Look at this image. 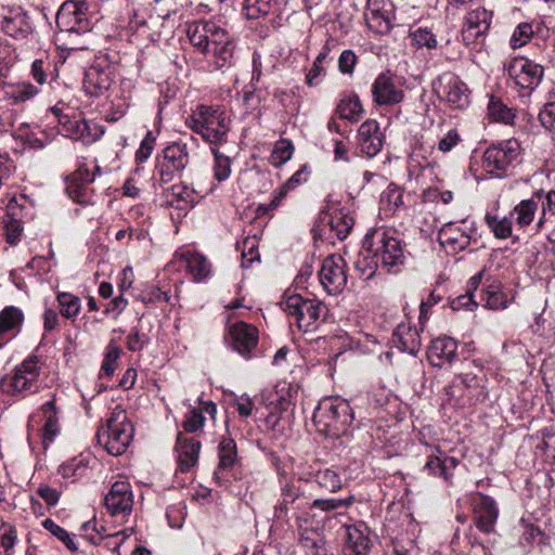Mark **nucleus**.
Returning a JSON list of instances; mask_svg holds the SVG:
<instances>
[{
	"label": "nucleus",
	"instance_id": "47",
	"mask_svg": "<svg viewBox=\"0 0 555 555\" xmlns=\"http://www.w3.org/2000/svg\"><path fill=\"white\" fill-rule=\"evenodd\" d=\"M354 501L352 495L345 499L330 498V499H312L310 496V506L312 511L332 512L343 507H349Z\"/></svg>",
	"mask_w": 555,
	"mask_h": 555
},
{
	"label": "nucleus",
	"instance_id": "38",
	"mask_svg": "<svg viewBox=\"0 0 555 555\" xmlns=\"http://www.w3.org/2000/svg\"><path fill=\"white\" fill-rule=\"evenodd\" d=\"M341 119H347L352 122L359 121L362 117L363 108L358 95H348L340 100L336 109Z\"/></svg>",
	"mask_w": 555,
	"mask_h": 555
},
{
	"label": "nucleus",
	"instance_id": "62",
	"mask_svg": "<svg viewBox=\"0 0 555 555\" xmlns=\"http://www.w3.org/2000/svg\"><path fill=\"white\" fill-rule=\"evenodd\" d=\"M364 254H366V250H364V247L362 246V250L360 251L354 266L362 273L363 278L367 280L375 274V270L380 267V263L372 254L367 260H364Z\"/></svg>",
	"mask_w": 555,
	"mask_h": 555
},
{
	"label": "nucleus",
	"instance_id": "63",
	"mask_svg": "<svg viewBox=\"0 0 555 555\" xmlns=\"http://www.w3.org/2000/svg\"><path fill=\"white\" fill-rule=\"evenodd\" d=\"M533 36L532 25L529 23H520L511 37V47L513 49L520 48L528 43Z\"/></svg>",
	"mask_w": 555,
	"mask_h": 555
},
{
	"label": "nucleus",
	"instance_id": "26",
	"mask_svg": "<svg viewBox=\"0 0 555 555\" xmlns=\"http://www.w3.org/2000/svg\"><path fill=\"white\" fill-rule=\"evenodd\" d=\"M299 545L305 555H327L324 534L319 529L304 527L301 516H296Z\"/></svg>",
	"mask_w": 555,
	"mask_h": 555
},
{
	"label": "nucleus",
	"instance_id": "27",
	"mask_svg": "<svg viewBox=\"0 0 555 555\" xmlns=\"http://www.w3.org/2000/svg\"><path fill=\"white\" fill-rule=\"evenodd\" d=\"M344 530V542L345 552L358 554L362 553L367 555L372 541L369 537V528L363 525H345Z\"/></svg>",
	"mask_w": 555,
	"mask_h": 555
},
{
	"label": "nucleus",
	"instance_id": "3",
	"mask_svg": "<svg viewBox=\"0 0 555 555\" xmlns=\"http://www.w3.org/2000/svg\"><path fill=\"white\" fill-rule=\"evenodd\" d=\"M354 421L349 403L340 398L322 399L313 413L317 430L331 438H339L348 433Z\"/></svg>",
	"mask_w": 555,
	"mask_h": 555
},
{
	"label": "nucleus",
	"instance_id": "54",
	"mask_svg": "<svg viewBox=\"0 0 555 555\" xmlns=\"http://www.w3.org/2000/svg\"><path fill=\"white\" fill-rule=\"evenodd\" d=\"M57 301L61 307V313L64 318H75L80 311V299L73 294L60 293L57 295Z\"/></svg>",
	"mask_w": 555,
	"mask_h": 555
},
{
	"label": "nucleus",
	"instance_id": "10",
	"mask_svg": "<svg viewBox=\"0 0 555 555\" xmlns=\"http://www.w3.org/2000/svg\"><path fill=\"white\" fill-rule=\"evenodd\" d=\"M520 143L512 138L490 145L482 155V168L493 178H503L520 156Z\"/></svg>",
	"mask_w": 555,
	"mask_h": 555
},
{
	"label": "nucleus",
	"instance_id": "28",
	"mask_svg": "<svg viewBox=\"0 0 555 555\" xmlns=\"http://www.w3.org/2000/svg\"><path fill=\"white\" fill-rule=\"evenodd\" d=\"M24 314L21 309L9 306L0 312V348L13 339L21 331Z\"/></svg>",
	"mask_w": 555,
	"mask_h": 555
},
{
	"label": "nucleus",
	"instance_id": "49",
	"mask_svg": "<svg viewBox=\"0 0 555 555\" xmlns=\"http://www.w3.org/2000/svg\"><path fill=\"white\" fill-rule=\"evenodd\" d=\"M486 223L496 238L505 240L512 236V219L509 217L499 218L486 215Z\"/></svg>",
	"mask_w": 555,
	"mask_h": 555
},
{
	"label": "nucleus",
	"instance_id": "2",
	"mask_svg": "<svg viewBox=\"0 0 555 555\" xmlns=\"http://www.w3.org/2000/svg\"><path fill=\"white\" fill-rule=\"evenodd\" d=\"M363 247L366 250L364 260L372 254L380 268L389 272L397 271L406 258L404 244L392 230L371 229L363 237Z\"/></svg>",
	"mask_w": 555,
	"mask_h": 555
},
{
	"label": "nucleus",
	"instance_id": "22",
	"mask_svg": "<svg viewBox=\"0 0 555 555\" xmlns=\"http://www.w3.org/2000/svg\"><path fill=\"white\" fill-rule=\"evenodd\" d=\"M229 337L233 350L248 358L258 344V330L245 322H237L229 328Z\"/></svg>",
	"mask_w": 555,
	"mask_h": 555
},
{
	"label": "nucleus",
	"instance_id": "1",
	"mask_svg": "<svg viewBox=\"0 0 555 555\" xmlns=\"http://www.w3.org/2000/svg\"><path fill=\"white\" fill-rule=\"evenodd\" d=\"M186 36L195 52L203 54L216 69H228L235 64V40L217 22L195 21L189 24Z\"/></svg>",
	"mask_w": 555,
	"mask_h": 555
},
{
	"label": "nucleus",
	"instance_id": "55",
	"mask_svg": "<svg viewBox=\"0 0 555 555\" xmlns=\"http://www.w3.org/2000/svg\"><path fill=\"white\" fill-rule=\"evenodd\" d=\"M211 152L215 156L214 177L219 182H222L231 175V159L216 147H211Z\"/></svg>",
	"mask_w": 555,
	"mask_h": 555
},
{
	"label": "nucleus",
	"instance_id": "25",
	"mask_svg": "<svg viewBox=\"0 0 555 555\" xmlns=\"http://www.w3.org/2000/svg\"><path fill=\"white\" fill-rule=\"evenodd\" d=\"M457 343L447 336L433 339L427 350V358L431 365L444 367L453 362L457 356Z\"/></svg>",
	"mask_w": 555,
	"mask_h": 555
},
{
	"label": "nucleus",
	"instance_id": "6",
	"mask_svg": "<svg viewBox=\"0 0 555 555\" xmlns=\"http://www.w3.org/2000/svg\"><path fill=\"white\" fill-rule=\"evenodd\" d=\"M41 364L37 356L27 357L14 367L11 376L0 379V392L25 398L40 388Z\"/></svg>",
	"mask_w": 555,
	"mask_h": 555
},
{
	"label": "nucleus",
	"instance_id": "9",
	"mask_svg": "<svg viewBox=\"0 0 555 555\" xmlns=\"http://www.w3.org/2000/svg\"><path fill=\"white\" fill-rule=\"evenodd\" d=\"M300 481L301 479L280 478V494L273 506V518L278 521L288 522L291 512L299 516L298 513L308 509V506H310L311 494L306 491Z\"/></svg>",
	"mask_w": 555,
	"mask_h": 555
},
{
	"label": "nucleus",
	"instance_id": "30",
	"mask_svg": "<svg viewBox=\"0 0 555 555\" xmlns=\"http://www.w3.org/2000/svg\"><path fill=\"white\" fill-rule=\"evenodd\" d=\"M177 256L184 261L186 271L197 282H205L211 274V263L204 255L196 251H181Z\"/></svg>",
	"mask_w": 555,
	"mask_h": 555
},
{
	"label": "nucleus",
	"instance_id": "7",
	"mask_svg": "<svg viewBox=\"0 0 555 555\" xmlns=\"http://www.w3.org/2000/svg\"><path fill=\"white\" fill-rule=\"evenodd\" d=\"M284 311L294 318L299 330L315 332L325 322L328 309L315 298H304L299 294L291 295L284 301Z\"/></svg>",
	"mask_w": 555,
	"mask_h": 555
},
{
	"label": "nucleus",
	"instance_id": "41",
	"mask_svg": "<svg viewBox=\"0 0 555 555\" xmlns=\"http://www.w3.org/2000/svg\"><path fill=\"white\" fill-rule=\"evenodd\" d=\"M163 158L175 165L180 170H184L190 162L189 150L185 143L175 142L163 151Z\"/></svg>",
	"mask_w": 555,
	"mask_h": 555
},
{
	"label": "nucleus",
	"instance_id": "18",
	"mask_svg": "<svg viewBox=\"0 0 555 555\" xmlns=\"http://www.w3.org/2000/svg\"><path fill=\"white\" fill-rule=\"evenodd\" d=\"M371 95L378 106H393L401 103L405 93L389 72L380 73L372 83Z\"/></svg>",
	"mask_w": 555,
	"mask_h": 555
},
{
	"label": "nucleus",
	"instance_id": "60",
	"mask_svg": "<svg viewBox=\"0 0 555 555\" xmlns=\"http://www.w3.org/2000/svg\"><path fill=\"white\" fill-rule=\"evenodd\" d=\"M294 152V146L289 140H280L275 143L271 162L274 166H282L291 159Z\"/></svg>",
	"mask_w": 555,
	"mask_h": 555
},
{
	"label": "nucleus",
	"instance_id": "37",
	"mask_svg": "<svg viewBox=\"0 0 555 555\" xmlns=\"http://www.w3.org/2000/svg\"><path fill=\"white\" fill-rule=\"evenodd\" d=\"M203 412L214 417L217 413V406L214 402L208 401L205 402L203 409L199 408L191 410L185 416V420L183 421V428L185 429V431L196 433L204 426L205 416L203 415Z\"/></svg>",
	"mask_w": 555,
	"mask_h": 555
},
{
	"label": "nucleus",
	"instance_id": "32",
	"mask_svg": "<svg viewBox=\"0 0 555 555\" xmlns=\"http://www.w3.org/2000/svg\"><path fill=\"white\" fill-rule=\"evenodd\" d=\"M308 475L323 492L336 493L344 486L341 472L337 467H321Z\"/></svg>",
	"mask_w": 555,
	"mask_h": 555
},
{
	"label": "nucleus",
	"instance_id": "4",
	"mask_svg": "<svg viewBox=\"0 0 555 555\" xmlns=\"http://www.w3.org/2000/svg\"><path fill=\"white\" fill-rule=\"evenodd\" d=\"M230 117L220 106L198 105L189 117L188 126L210 145L217 146L228 141Z\"/></svg>",
	"mask_w": 555,
	"mask_h": 555
},
{
	"label": "nucleus",
	"instance_id": "35",
	"mask_svg": "<svg viewBox=\"0 0 555 555\" xmlns=\"http://www.w3.org/2000/svg\"><path fill=\"white\" fill-rule=\"evenodd\" d=\"M56 395L53 393L51 399L41 405V411L44 417L43 426V443H50L57 435L59 428V409L55 405Z\"/></svg>",
	"mask_w": 555,
	"mask_h": 555
},
{
	"label": "nucleus",
	"instance_id": "33",
	"mask_svg": "<svg viewBox=\"0 0 555 555\" xmlns=\"http://www.w3.org/2000/svg\"><path fill=\"white\" fill-rule=\"evenodd\" d=\"M111 75L106 69L100 66H91L86 70L83 88L91 96H100L111 88Z\"/></svg>",
	"mask_w": 555,
	"mask_h": 555
},
{
	"label": "nucleus",
	"instance_id": "45",
	"mask_svg": "<svg viewBox=\"0 0 555 555\" xmlns=\"http://www.w3.org/2000/svg\"><path fill=\"white\" fill-rule=\"evenodd\" d=\"M411 44L417 49L427 48L429 50L436 49L438 46L437 37L428 27L418 26L411 28L409 31Z\"/></svg>",
	"mask_w": 555,
	"mask_h": 555
},
{
	"label": "nucleus",
	"instance_id": "51",
	"mask_svg": "<svg viewBox=\"0 0 555 555\" xmlns=\"http://www.w3.org/2000/svg\"><path fill=\"white\" fill-rule=\"evenodd\" d=\"M413 156H415L416 158H421L423 160V163H420V165L424 168L435 167L438 164L435 144L430 142H418L413 150Z\"/></svg>",
	"mask_w": 555,
	"mask_h": 555
},
{
	"label": "nucleus",
	"instance_id": "24",
	"mask_svg": "<svg viewBox=\"0 0 555 555\" xmlns=\"http://www.w3.org/2000/svg\"><path fill=\"white\" fill-rule=\"evenodd\" d=\"M473 504L477 528L485 533L493 531L499 515L494 500L488 495L478 493L474 498Z\"/></svg>",
	"mask_w": 555,
	"mask_h": 555
},
{
	"label": "nucleus",
	"instance_id": "58",
	"mask_svg": "<svg viewBox=\"0 0 555 555\" xmlns=\"http://www.w3.org/2000/svg\"><path fill=\"white\" fill-rule=\"evenodd\" d=\"M88 466L82 459H73L60 467V474L63 478L76 480L87 474Z\"/></svg>",
	"mask_w": 555,
	"mask_h": 555
},
{
	"label": "nucleus",
	"instance_id": "48",
	"mask_svg": "<svg viewBox=\"0 0 555 555\" xmlns=\"http://www.w3.org/2000/svg\"><path fill=\"white\" fill-rule=\"evenodd\" d=\"M272 0H244L242 12L248 20H257L269 14Z\"/></svg>",
	"mask_w": 555,
	"mask_h": 555
},
{
	"label": "nucleus",
	"instance_id": "15",
	"mask_svg": "<svg viewBox=\"0 0 555 555\" xmlns=\"http://www.w3.org/2000/svg\"><path fill=\"white\" fill-rule=\"evenodd\" d=\"M95 173L91 172L86 163H80L78 168L67 178L66 192L69 197L80 205L94 204L95 193L91 184Z\"/></svg>",
	"mask_w": 555,
	"mask_h": 555
},
{
	"label": "nucleus",
	"instance_id": "5",
	"mask_svg": "<svg viewBox=\"0 0 555 555\" xmlns=\"http://www.w3.org/2000/svg\"><path fill=\"white\" fill-rule=\"evenodd\" d=\"M134 427L126 410L117 405L106 418L104 425L98 430V443L103 446L107 453L121 455L132 441Z\"/></svg>",
	"mask_w": 555,
	"mask_h": 555
},
{
	"label": "nucleus",
	"instance_id": "12",
	"mask_svg": "<svg viewBox=\"0 0 555 555\" xmlns=\"http://www.w3.org/2000/svg\"><path fill=\"white\" fill-rule=\"evenodd\" d=\"M476 235L475 221L468 218L444 223L438 232V241L449 253L466 249Z\"/></svg>",
	"mask_w": 555,
	"mask_h": 555
},
{
	"label": "nucleus",
	"instance_id": "31",
	"mask_svg": "<svg viewBox=\"0 0 555 555\" xmlns=\"http://www.w3.org/2000/svg\"><path fill=\"white\" fill-rule=\"evenodd\" d=\"M201 443L194 438H186L178 435L176 451L178 464L182 473L189 472L198 461Z\"/></svg>",
	"mask_w": 555,
	"mask_h": 555
},
{
	"label": "nucleus",
	"instance_id": "46",
	"mask_svg": "<svg viewBox=\"0 0 555 555\" xmlns=\"http://www.w3.org/2000/svg\"><path fill=\"white\" fill-rule=\"evenodd\" d=\"M380 205L389 214H395L403 205L402 190L398 185L390 183L380 194Z\"/></svg>",
	"mask_w": 555,
	"mask_h": 555
},
{
	"label": "nucleus",
	"instance_id": "11",
	"mask_svg": "<svg viewBox=\"0 0 555 555\" xmlns=\"http://www.w3.org/2000/svg\"><path fill=\"white\" fill-rule=\"evenodd\" d=\"M56 118L60 131L68 138L79 140L83 144H92L104 133L102 126L93 121L86 120L81 114L69 115L64 107L57 105L49 109Z\"/></svg>",
	"mask_w": 555,
	"mask_h": 555
},
{
	"label": "nucleus",
	"instance_id": "21",
	"mask_svg": "<svg viewBox=\"0 0 555 555\" xmlns=\"http://www.w3.org/2000/svg\"><path fill=\"white\" fill-rule=\"evenodd\" d=\"M459 464L460 461L456 457L448 455L439 446H434L423 469L429 476L441 478L450 483Z\"/></svg>",
	"mask_w": 555,
	"mask_h": 555
},
{
	"label": "nucleus",
	"instance_id": "14",
	"mask_svg": "<svg viewBox=\"0 0 555 555\" xmlns=\"http://www.w3.org/2000/svg\"><path fill=\"white\" fill-rule=\"evenodd\" d=\"M365 24L375 35L390 33L395 21V5L391 0H366L364 11Z\"/></svg>",
	"mask_w": 555,
	"mask_h": 555
},
{
	"label": "nucleus",
	"instance_id": "40",
	"mask_svg": "<svg viewBox=\"0 0 555 555\" xmlns=\"http://www.w3.org/2000/svg\"><path fill=\"white\" fill-rule=\"evenodd\" d=\"M539 208L534 199H524L511 211V217H515V222L519 228L528 227L534 219Z\"/></svg>",
	"mask_w": 555,
	"mask_h": 555
},
{
	"label": "nucleus",
	"instance_id": "23",
	"mask_svg": "<svg viewBox=\"0 0 555 555\" xmlns=\"http://www.w3.org/2000/svg\"><path fill=\"white\" fill-rule=\"evenodd\" d=\"M544 69L541 65L529 60H520L509 68V75L514 77L516 85L529 92L540 85Z\"/></svg>",
	"mask_w": 555,
	"mask_h": 555
},
{
	"label": "nucleus",
	"instance_id": "20",
	"mask_svg": "<svg viewBox=\"0 0 555 555\" xmlns=\"http://www.w3.org/2000/svg\"><path fill=\"white\" fill-rule=\"evenodd\" d=\"M105 506L113 516H128L132 512L133 493L128 481L119 480L112 485L105 495Z\"/></svg>",
	"mask_w": 555,
	"mask_h": 555
},
{
	"label": "nucleus",
	"instance_id": "43",
	"mask_svg": "<svg viewBox=\"0 0 555 555\" xmlns=\"http://www.w3.org/2000/svg\"><path fill=\"white\" fill-rule=\"evenodd\" d=\"M308 180V166L304 165L298 169L279 190L273 192V207H279L283 198L291 190Z\"/></svg>",
	"mask_w": 555,
	"mask_h": 555
},
{
	"label": "nucleus",
	"instance_id": "57",
	"mask_svg": "<svg viewBox=\"0 0 555 555\" xmlns=\"http://www.w3.org/2000/svg\"><path fill=\"white\" fill-rule=\"evenodd\" d=\"M257 246L258 242L256 236L245 237L242 242L237 243V248L241 250L242 255L243 267H247L259 259Z\"/></svg>",
	"mask_w": 555,
	"mask_h": 555
},
{
	"label": "nucleus",
	"instance_id": "8",
	"mask_svg": "<svg viewBox=\"0 0 555 555\" xmlns=\"http://www.w3.org/2000/svg\"><path fill=\"white\" fill-rule=\"evenodd\" d=\"M93 11L88 0H67L56 13V26L60 34L72 36H88L92 28Z\"/></svg>",
	"mask_w": 555,
	"mask_h": 555
},
{
	"label": "nucleus",
	"instance_id": "56",
	"mask_svg": "<svg viewBox=\"0 0 555 555\" xmlns=\"http://www.w3.org/2000/svg\"><path fill=\"white\" fill-rule=\"evenodd\" d=\"M42 526L47 529L51 534L62 541L65 546L72 551L76 552L78 550V545L75 543L73 537L67 532L64 528L59 526L52 519L47 518L43 520Z\"/></svg>",
	"mask_w": 555,
	"mask_h": 555
},
{
	"label": "nucleus",
	"instance_id": "34",
	"mask_svg": "<svg viewBox=\"0 0 555 555\" xmlns=\"http://www.w3.org/2000/svg\"><path fill=\"white\" fill-rule=\"evenodd\" d=\"M491 20L492 12L485 8L472 10L466 15L464 36L468 38H478L479 36L485 35L489 30Z\"/></svg>",
	"mask_w": 555,
	"mask_h": 555
},
{
	"label": "nucleus",
	"instance_id": "44",
	"mask_svg": "<svg viewBox=\"0 0 555 555\" xmlns=\"http://www.w3.org/2000/svg\"><path fill=\"white\" fill-rule=\"evenodd\" d=\"M488 116L493 121L512 125L516 117L512 108L507 107L501 99L491 95L488 103Z\"/></svg>",
	"mask_w": 555,
	"mask_h": 555
},
{
	"label": "nucleus",
	"instance_id": "36",
	"mask_svg": "<svg viewBox=\"0 0 555 555\" xmlns=\"http://www.w3.org/2000/svg\"><path fill=\"white\" fill-rule=\"evenodd\" d=\"M167 204L179 209L193 207L198 196L193 189L185 184H175L166 191Z\"/></svg>",
	"mask_w": 555,
	"mask_h": 555
},
{
	"label": "nucleus",
	"instance_id": "19",
	"mask_svg": "<svg viewBox=\"0 0 555 555\" xmlns=\"http://www.w3.org/2000/svg\"><path fill=\"white\" fill-rule=\"evenodd\" d=\"M319 276L322 286L330 295L340 293L347 284L343 257L336 255L326 257L323 260Z\"/></svg>",
	"mask_w": 555,
	"mask_h": 555
},
{
	"label": "nucleus",
	"instance_id": "61",
	"mask_svg": "<svg viewBox=\"0 0 555 555\" xmlns=\"http://www.w3.org/2000/svg\"><path fill=\"white\" fill-rule=\"evenodd\" d=\"M120 356V349L114 344H108L101 366V376L112 377L115 372V363Z\"/></svg>",
	"mask_w": 555,
	"mask_h": 555
},
{
	"label": "nucleus",
	"instance_id": "64",
	"mask_svg": "<svg viewBox=\"0 0 555 555\" xmlns=\"http://www.w3.org/2000/svg\"><path fill=\"white\" fill-rule=\"evenodd\" d=\"M538 117L545 130L555 133V102L545 103Z\"/></svg>",
	"mask_w": 555,
	"mask_h": 555
},
{
	"label": "nucleus",
	"instance_id": "59",
	"mask_svg": "<svg viewBox=\"0 0 555 555\" xmlns=\"http://www.w3.org/2000/svg\"><path fill=\"white\" fill-rule=\"evenodd\" d=\"M151 16V12L146 5L133 4L132 10L129 14L128 25L131 30L137 31L140 28L147 26V21Z\"/></svg>",
	"mask_w": 555,
	"mask_h": 555
},
{
	"label": "nucleus",
	"instance_id": "13",
	"mask_svg": "<svg viewBox=\"0 0 555 555\" xmlns=\"http://www.w3.org/2000/svg\"><path fill=\"white\" fill-rule=\"evenodd\" d=\"M434 90L438 98L446 101L452 108L463 109L469 104L470 91L467 85L452 73L441 75L434 82Z\"/></svg>",
	"mask_w": 555,
	"mask_h": 555
},
{
	"label": "nucleus",
	"instance_id": "17",
	"mask_svg": "<svg viewBox=\"0 0 555 555\" xmlns=\"http://www.w3.org/2000/svg\"><path fill=\"white\" fill-rule=\"evenodd\" d=\"M0 29L14 39H25L33 33L29 15L21 7L0 8Z\"/></svg>",
	"mask_w": 555,
	"mask_h": 555
},
{
	"label": "nucleus",
	"instance_id": "42",
	"mask_svg": "<svg viewBox=\"0 0 555 555\" xmlns=\"http://www.w3.org/2000/svg\"><path fill=\"white\" fill-rule=\"evenodd\" d=\"M218 472L230 469L237 457L236 443L234 439L222 437L218 446Z\"/></svg>",
	"mask_w": 555,
	"mask_h": 555
},
{
	"label": "nucleus",
	"instance_id": "29",
	"mask_svg": "<svg viewBox=\"0 0 555 555\" xmlns=\"http://www.w3.org/2000/svg\"><path fill=\"white\" fill-rule=\"evenodd\" d=\"M393 345L401 351L415 356L422 346V339L416 326L409 323L399 324L392 334Z\"/></svg>",
	"mask_w": 555,
	"mask_h": 555
},
{
	"label": "nucleus",
	"instance_id": "52",
	"mask_svg": "<svg viewBox=\"0 0 555 555\" xmlns=\"http://www.w3.org/2000/svg\"><path fill=\"white\" fill-rule=\"evenodd\" d=\"M353 218L348 215L335 214L328 222L331 231L338 240H345L353 227Z\"/></svg>",
	"mask_w": 555,
	"mask_h": 555
},
{
	"label": "nucleus",
	"instance_id": "39",
	"mask_svg": "<svg viewBox=\"0 0 555 555\" xmlns=\"http://www.w3.org/2000/svg\"><path fill=\"white\" fill-rule=\"evenodd\" d=\"M485 306L492 310L505 309L508 305L507 295L502 291V284L493 281L483 292Z\"/></svg>",
	"mask_w": 555,
	"mask_h": 555
},
{
	"label": "nucleus",
	"instance_id": "50",
	"mask_svg": "<svg viewBox=\"0 0 555 555\" xmlns=\"http://www.w3.org/2000/svg\"><path fill=\"white\" fill-rule=\"evenodd\" d=\"M328 47L325 46L323 50L315 57L312 67L309 69L307 74V83L310 87L318 86L321 83L322 78L325 76V67L323 64L325 63L328 55Z\"/></svg>",
	"mask_w": 555,
	"mask_h": 555
},
{
	"label": "nucleus",
	"instance_id": "53",
	"mask_svg": "<svg viewBox=\"0 0 555 555\" xmlns=\"http://www.w3.org/2000/svg\"><path fill=\"white\" fill-rule=\"evenodd\" d=\"M40 93V89L28 82V81H22L16 83L12 91L10 92V96L13 100L14 103H24L29 100H33Z\"/></svg>",
	"mask_w": 555,
	"mask_h": 555
},
{
	"label": "nucleus",
	"instance_id": "16",
	"mask_svg": "<svg viewBox=\"0 0 555 555\" xmlns=\"http://www.w3.org/2000/svg\"><path fill=\"white\" fill-rule=\"evenodd\" d=\"M463 372L456 375L454 383H460L467 390V397L474 403L482 402L488 396L485 386L486 375L478 360H465Z\"/></svg>",
	"mask_w": 555,
	"mask_h": 555
}]
</instances>
